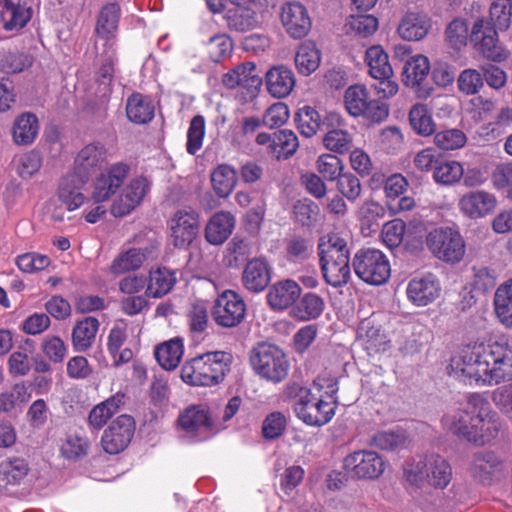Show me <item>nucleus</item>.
I'll return each instance as SVG.
<instances>
[{
	"label": "nucleus",
	"mask_w": 512,
	"mask_h": 512,
	"mask_svg": "<svg viewBox=\"0 0 512 512\" xmlns=\"http://www.w3.org/2000/svg\"><path fill=\"white\" fill-rule=\"evenodd\" d=\"M183 352V340L177 337L157 346L155 357L164 369L173 370L179 365Z\"/></svg>",
	"instance_id": "a19ab883"
},
{
	"label": "nucleus",
	"mask_w": 512,
	"mask_h": 512,
	"mask_svg": "<svg viewBox=\"0 0 512 512\" xmlns=\"http://www.w3.org/2000/svg\"><path fill=\"white\" fill-rule=\"evenodd\" d=\"M470 39L486 59L501 62L508 58L509 51L498 41L497 30L485 19L474 23Z\"/></svg>",
	"instance_id": "4468645a"
},
{
	"label": "nucleus",
	"mask_w": 512,
	"mask_h": 512,
	"mask_svg": "<svg viewBox=\"0 0 512 512\" xmlns=\"http://www.w3.org/2000/svg\"><path fill=\"white\" fill-rule=\"evenodd\" d=\"M492 182L496 189H506L507 197L512 200V163L498 165L492 173Z\"/></svg>",
	"instance_id": "774afa93"
},
{
	"label": "nucleus",
	"mask_w": 512,
	"mask_h": 512,
	"mask_svg": "<svg viewBox=\"0 0 512 512\" xmlns=\"http://www.w3.org/2000/svg\"><path fill=\"white\" fill-rule=\"evenodd\" d=\"M512 0H492L490 6L491 25L495 30H507L511 23Z\"/></svg>",
	"instance_id": "6e6d98bb"
},
{
	"label": "nucleus",
	"mask_w": 512,
	"mask_h": 512,
	"mask_svg": "<svg viewBox=\"0 0 512 512\" xmlns=\"http://www.w3.org/2000/svg\"><path fill=\"white\" fill-rule=\"evenodd\" d=\"M281 22L286 32L295 39L303 38L311 28V20L306 8L297 2L282 7Z\"/></svg>",
	"instance_id": "4be33fe9"
},
{
	"label": "nucleus",
	"mask_w": 512,
	"mask_h": 512,
	"mask_svg": "<svg viewBox=\"0 0 512 512\" xmlns=\"http://www.w3.org/2000/svg\"><path fill=\"white\" fill-rule=\"evenodd\" d=\"M231 355L224 351L198 355L182 366V380L193 386H213L223 381L229 371Z\"/></svg>",
	"instance_id": "20e7f679"
},
{
	"label": "nucleus",
	"mask_w": 512,
	"mask_h": 512,
	"mask_svg": "<svg viewBox=\"0 0 512 512\" xmlns=\"http://www.w3.org/2000/svg\"><path fill=\"white\" fill-rule=\"evenodd\" d=\"M497 273L495 270L480 265L473 267L472 285L475 290L483 293L490 291L496 285Z\"/></svg>",
	"instance_id": "e2e57ef3"
},
{
	"label": "nucleus",
	"mask_w": 512,
	"mask_h": 512,
	"mask_svg": "<svg viewBox=\"0 0 512 512\" xmlns=\"http://www.w3.org/2000/svg\"><path fill=\"white\" fill-rule=\"evenodd\" d=\"M199 215L192 209H180L170 220L173 245L178 248L188 247L199 233Z\"/></svg>",
	"instance_id": "6ab92c4d"
},
{
	"label": "nucleus",
	"mask_w": 512,
	"mask_h": 512,
	"mask_svg": "<svg viewBox=\"0 0 512 512\" xmlns=\"http://www.w3.org/2000/svg\"><path fill=\"white\" fill-rule=\"evenodd\" d=\"M120 12V6L117 3H109L102 8L96 25V32L99 36L108 38L116 32Z\"/></svg>",
	"instance_id": "09e8293b"
},
{
	"label": "nucleus",
	"mask_w": 512,
	"mask_h": 512,
	"mask_svg": "<svg viewBox=\"0 0 512 512\" xmlns=\"http://www.w3.org/2000/svg\"><path fill=\"white\" fill-rule=\"evenodd\" d=\"M317 250L319 258H350L347 239L338 233H330L320 238Z\"/></svg>",
	"instance_id": "79ce46f5"
},
{
	"label": "nucleus",
	"mask_w": 512,
	"mask_h": 512,
	"mask_svg": "<svg viewBox=\"0 0 512 512\" xmlns=\"http://www.w3.org/2000/svg\"><path fill=\"white\" fill-rule=\"evenodd\" d=\"M270 280V268L266 260L255 258L247 263L243 272V284L249 291H263Z\"/></svg>",
	"instance_id": "7c9ffc66"
},
{
	"label": "nucleus",
	"mask_w": 512,
	"mask_h": 512,
	"mask_svg": "<svg viewBox=\"0 0 512 512\" xmlns=\"http://www.w3.org/2000/svg\"><path fill=\"white\" fill-rule=\"evenodd\" d=\"M0 65L5 73H20L32 65V58L25 53L8 52L2 56Z\"/></svg>",
	"instance_id": "0e129e2a"
},
{
	"label": "nucleus",
	"mask_w": 512,
	"mask_h": 512,
	"mask_svg": "<svg viewBox=\"0 0 512 512\" xmlns=\"http://www.w3.org/2000/svg\"><path fill=\"white\" fill-rule=\"evenodd\" d=\"M453 469L449 461L440 454L430 453L408 459L403 464V479L406 489L413 495L424 488L444 490L451 483Z\"/></svg>",
	"instance_id": "7ed1b4c3"
},
{
	"label": "nucleus",
	"mask_w": 512,
	"mask_h": 512,
	"mask_svg": "<svg viewBox=\"0 0 512 512\" xmlns=\"http://www.w3.org/2000/svg\"><path fill=\"white\" fill-rule=\"evenodd\" d=\"M440 290V284L436 277L428 274L421 278L412 279L409 282L407 296L413 304L426 306L439 297Z\"/></svg>",
	"instance_id": "b1692460"
},
{
	"label": "nucleus",
	"mask_w": 512,
	"mask_h": 512,
	"mask_svg": "<svg viewBox=\"0 0 512 512\" xmlns=\"http://www.w3.org/2000/svg\"><path fill=\"white\" fill-rule=\"evenodd\" d=\"M0 18L6 30L20 29L31 18V9L25 5L14 4L11 0H1Z\"/></svg>",
	"instance_id": "72a5a7b5"
},
{
	"label": "nucleus",
	"mask_w": 512,
	"mask_h": 512,
	"mask_svg": "<svg viewBox=\"0 0 512 512\" xmlns=\"http://www.w3.org/2000/svg\"><path fill=\"white\" fill-rule=\"evenodd\" d=\"M460 211L469 218L477 219L492 213L497 206L494 194L475 190L464 194L459 200Z\"/></svg>",
	"instance_id": "412c9836"
},
{
	"label": "nucleus",
	"mask_w": 512,
	"mask_h": 512,
	"mask_svg": "<svg viewBox=\"0 0 512 512\" xmlns=\"http://www.w3.org/2000/svg\"><path fill=\"white\" fill-rule=\"evenodd\" d=\"M463 177V166L455 160L440 159L433 172V180L440 185L450 186Z\"/></svg>",
	"instance_id": "de8ad7c7"
},
{
	"label": "nucleus",
	"mask_w": 512,
	"mask_h": 512,
	"mask_svg": "<svg viewBox=\"0 0 512 512\" xmlns=\"http://www.w3.org/2000/svg\"><path fill=\"white\" fill-rule=\"evenodd\" d=\"M50 263L48 256L38 253H25L16 258L18 268L25 273L44 270Z\"/></svg>",
	"instance_id": "69168bd1"
},
{
	"label": "nucleus",
	"mask_w": 512,
	"mask_h": 512,
	"mask_svg": "<svg viewBox=\"0 0 512 512\" xmlns=\"http://www.w3.org/2000/svg\"><path fill=\"white\" fill-rule=\"evenodd\" d=\"M352 266L355 274L370 285H382L390 278V262L379 249L369 247L358 250L352 259Z\"/></svg>",
	"instance_id": "1a4fd4ad"
},
{
	"label": "nucleus",
	"mask_w": 512,
	"mask_h": 512,
	"mask_svg": "<svg viewBox=\"0 0 512 512\" xmlns=\"http://www.w3.org/2000/svg\"><path fill=\"white\" fill-rule=\"evenodd\" d=\"M429 250L438 259L458 263L465 255V243L458 230L450 227L435 228L426 236Z\"/></svg>",
	"instance_id": "9d476101"
},
{
	"label": "nucleus",
	"mask_w": 512,
	"mask_h": 512,
	"mask_svg": "<svg viewBox=\"0 0 512 512\" xmlns=\"http://www.w3.org/2000/svg\"><path fill=\"white\" fill-rule=\"evenodd\" d=\"M235 227V218L230 212L215 213L205 228V238L213 245L224 243L232 234Z\"/></svg>",
	"instance_id": "c85d7f7f"
},
{
	"label": "nucleus",
	"mask_w": 512,
	"mask_h": 512,
	"mask_svg": "<svg viewBox=\"0 0 512 512\" xmlns=\"http://www.w3.org/2000/svg\"><path fill=\"white\" fill-rule=\"evenodd\" d=\"M467 141L466 135L460 129L443 130L435 134L434 143L442 150H455L463 147Z\"/></svg>",
	"instance_id": "052dcab7"
},
{
	"label": "nucleus",
	"mask_w": 512,
	"mask_h": 512,
	"mask_svg": "<svg viewBox=\"0 0 512 512\" xmlns=\"http://www.w3.org/2000/svg\"><path fill=\"white\" fill-rule=\"evenodd\" d=\"M325 303L316 293L305 294L294 307V314L303 321L318 318L324 311Z\"/></svg>",
	"instance_id": "49530a36"
},
{
	"label": "nucleus",
	"mask_w": 512,
	"mask_h": 512,
	"mask_svg": "<svg viewBox=\"0 0 512 512\" xmlns=\"http://www.w3.org/2000/svg\"><path fill=\"white\" fill-rule=\"evenodd\" d=\"M319 213L318 205L308 198L298 200L293 206V214L302 225H310Z\"/></svg>",
	"instance_id": "338daca9"
},
{
	"label": "nucleus",
	"mask_w": 512,
	"mask_h": 512,
	"mask_svg": "<svg viewBox=\"0 0 512 512\" xmlns=\"http://www.w3.org/2000/svg\"><path fill=\"white\" fill-rule=\"evenodd\" d=\"M469 405L474 413L473 422L469 426L468 441L483 446L496 439L503 428V420L491 408L490 403L480 394L469 396Z\"/></svg>",
	"instance_id": "423d86ee"
},
{
	"label": "nucleus",
	"mask_w": 512,
	"mask_h": 512,
	"mask_svg": "<svg viewBox=\"0 0 512 512\" xmlns=\"http://www.w3.org/2000/svg\"><path fill=\"white\" fill-rule=\"evenodd\" d=\"M409 122L412 129L421 136H430L436 130L431 111L425 104L417 103L411 107Z\"/></svg>",
	"instance_id": "37998d69"
},
{
	"label": "nucleus",
	"mask_w": 512,
	"mask_h": 512,
	"mask_svg": "<svg viewBox=\"0 0 512 512\" xmlns=\"http://www.w3.org/2000/svg\"><path fill=\"white\" fill-rule=\"evenodd\" d=\"M301 288L294 280H283L271 286L267 301L273 310H285L300 296Z\"/></svg>",
	"instance_id": "a878e982"
},
{
	"label": "nucleus",
	"mask_w": 512,
	"mask_h": 512,
	"mask_svg": "<svg viewBox=\"0 0 512 512\" xmlns=\"http://www.w3.org/2000/svg\"><path fill=\"white\" fill-rule=\"evenodd\" d=\"M494 309L499 321L505 327L512 328V278L496 289Z\"/></svg>",
	"instance_id": "58836bf2"
},
{
	"label": "nucleus",
	"mask_w": 512,
	"mask_h": 512,
	"mask_svg": "<svg viewBox=\"0 0 512 512\" xmlns=\"http://www.w3.org/2000/svg\"><path fill=\"white\" fill-rule=\"evenodd\" d=\"M251 365L262 379L273 384L281 383L288 376L290 363L278 346L261 343L253 349Z\"/></svg>",
	"instance_id": "0eeeda50"
},
{
	"label": "nucleus",
	"mask_w": 512,
	"mask_h": 512,
	"mask_svg": "<svg viewBox=\"0 0 512 512\" xmlns=\"http://www.w3.org/2000/svg\"><path fill=\"white\" fill-rule=\"evenodd\" d=\"M108 150L101 142H91L85 145L77 154L74 161V174L64 177L59 185L58 196L69 211H73L85 202V196L80 192L91 174L99 170L107 161Z\"/></svg>",
	"instance_id": "f03ea898"
},
{
	"label": "nucleus",
	"mask_w": 512,
	"mask_h": 512,
	"mask_svg": "<svg viewBox=\"0 0 512 512\" xmlns=\"http://www.w3.org/2000/svg\"><path fill=\"white\" fill-rule=\"evenodd\" d=\"M126 114L130 121L136 124H145L154 117V105L148 97L133 93L127 99Z\"/></svg>",
	"instance_id": "4c0bfd02"
},
{
	"label": "nucleus",
	"mask_w": 512,
	"mask_h": 512,
	"mask_svg": "<svg viewBox=\"0 0 512 512\" xmlns=\"http://www.w3.org/2000/svg\"><path fill=\"white\" fill-rule=\"evenodd\" d=\"M431 28L430 18L417 12L406 13L398 26L399 36L407 41H419L423 39Z\"/></svg>",
	"instance_id": "c756f323"
},
{
	"label": "nucleus",
	"mask_w": 512,
	"mask_h": 512,
	"mask_svg": "<svg viewBox=\"0 0 512 512\" xmlns=\"http://www.w3.org/2000/svg\"><path fill=\"white\" fill-rule=\"evenodd\" d=\"M406 224L400 219L391 220L383 225L381 237L383 243L389 248L394 249L400 246L405 234Z\"/></svg>",
	"instance_id": "bf43d9fd"
},
{
	"label": "nucleus",
	"mask_w": 512,
	"mask_h": 512,
	"mask_svg": "<svg viewBox=\"0 0 512 512\" xmlns=\"http://www.w3.org/2000/svg\"><path fill=\"white\" fill-rule=\"evenodd\" d=\"M295 82L293 71L284 65L274 66L266 73L267 90L275 98L288 96L292 92Z\"/></svg>",
	"instance_id": "cd10ccee"
},
{
	"label": "nucleus",
	"mask_w": 512,
	"mask_h": 512,
	"mask_svg": "<svg viewBox=\"0 0 512 512\" xmlns=\"http://www.w3.org/2000/svg\"><path fill=\"white\" fill-rule=\"evenodd\" d=\"M468 472L476 482L491 486L506 477L507 466L496 452L480 451L472 456Z\"/></svg>",
	"instance_id": "f8f14e48"
},
{
	"label": "nucleus",
	"mask_w": 512,
	"mask_h": 512,
	"mask_svg": "<svg viewBox=\"0 0 512 512\" xmlns=\"http://www.w3.org/2000/svg\"><path fill=\"white\" fill-rule=\"evenodd\" d=\"M429 72L430 63L428 58L421 54L413 56L404 65V84L411 88H417L418 97L426 98L430 95L431 89H424L421 86L429 75Z\"/></svg>",
	"instance_id": "5701e85b"
},
{
	"label": "nucleus",
	"mask_w": 512,
	"mask_h": 512,
	"mask_svg": "<svg viewBox=\"0 0 512 512\" xmlns=\"http://www.w3.org/2000/svg\"><path fill=\"white\" fill-rule=\"evenodd\" d=\"M344 103L350 115L363 116L372 122H381L389 114L388 106L380 100L370 99L362 84L352 85L345 91Z\"/></svg>",
	"instance_id": "9b49d317"
},
{
	"label": "nucleus",
	"mask_w": 512,
	"mask_h": 512,
	"mask_svg": "<svg viewBox=\"0 0 512 512\" xmlns=\"http://www.w3.org/2000/svg\"><path fill=\"white\" fill-rule=\"evenodd\" d=\"M320 64V52L312 42L302 43L295 55V65L303 75H310Z\"/></svg>",
	"instance_id": "a18cd8bd"
},
{
	"label": "nucleus",
	"mask_w": 512,
	"mask_h": 512,
	"mask_svg": "<svg viewBox=\"0 0 512 512\" xmlns=\"http://www.w3.org/2000/svg\"><path fill=\"white\" fill-rule=\"evenodd\" d=\"M295 121L300 133L305 137L315 135L318 130L323 131L319 113L310 106L301 108L295 116Z\"/></svg>",
	"instance_id": "3c124183"
},
{
	"label": "nucleus",
	"mask_w": 512,
	"mask_h": 512,
	"mask_svg": "<svg viewBox=\"0 0 512 512\" xmlns=\"http://www.w3.org/2000/svg\"><path fill=\"white\" fill-rule=\"evenodd\" d=\"M225 18L228 27L238 32L250 30L257 23L254 11L244 6L229 9Z\"/></svg>",
	"instance_id": "8fccbe9b"
},
{
	"label": "nucleus",
	"mask_w": 512,
	"mask_h": 512,
	"mask_svg": "<svg viewBox=\"0 0 512 512\" xmlns=\"http://www.w3.org/2000/svg\"><path fill=\"white\" fill-rule=\"evenodd\" d=\"M130 165L126 162L112 164L106 171L99 174L94 182L92 199L102 203L111 198L124 183L130 173Z\"/></svg>",
	"instance_id": "a211bd4d"
},
{
	"label": "nucleus",
	"mask_w": 512,
	"mask_h": 512,
	"mask_svg": "<svg viewBox=\"0 0 512 512\" xmlns=\"http://www.w3.org/2000/svg\"><path fill=\"white\" fill-rule=\"evenodd\" d=\"M474 413L469 405V398L467 404L463 409H457L448 412L442 418V423L445 429L457 436L459 439L468 441V433L470 432L469 426L473 422Z\"/></svg>",
	"instance_id": "2f4dec72"
},
{
	"label": "nucleus",
	"mask_w": 512,
	"mask_h": 512,
	"mask_svg": "<svg viewBox=\"0 0 512 512\" xmlns=\"http://www.w3.org/2000/svg\"><path fill=\"white\" fill-rule=\"evenodd\" d=\"M145 259L146 255L140 249H129L113 261L110 271L114 274H123L136 270L141 267Z\"/></svg>",
	"instance_id": "603ef678"
},
{
	"label": "nucleus",
	"mask_w": 512,
	"mask_h": 512,
	"mask_svg": "<svg viewBox=\"0 0 512 512\" xmlns=\"http://www.w3.org/2000/svg\"><path fill=\"white\" fill-rule=\"evenodd\" d=\"M211 183L215 193L221 198H226L236 187L237 172L228 164H220L211 173Z\"/></svg>",
	"instance_id": "ea45409f"
},
{
	"label": "nucleus",
	"mask_w": 512,
	"mask_h": 512,
	"mask_svg": "<svg viewBox=\"0 0 512 512\" xmlns=\"http://www.w3.org/2000/svg\"><path fill=\"white\" fill-rule=\"evenodd\" d=\"M136 429L134 418L121 414L110 422L101 437V446L108 454H118L131 442Z\"/></svg>",
	"instance_id": "2eb2a0df"
},
{
	"label": "nucleus",
	"mask_w": 512,
	"mask_h": 512,
	"mask_svg": "<svg viewBox=\"0 0 512 512\" xmlns=\"http://www.w3.org/2000/svg\"><path fill=\"white\" fill-rule=\"evenodd\" d=\"M126 401V394L118 391L106 400L95 405L88 415L89 425L95 430L102 429L107 422L125 406Z\"/></svg>",
	"instance_id": "393cba45"
},
{
	"label": "nucleus",
	"mask_w": 512,
	"mask_h": 512,
	"mask_svg": "<svg viewBox=\"0 0 512 512\" xmlns=\"http://www.w3.org/2000/svg\"><path fill=\"white\" fill-rule=\"evenodd\" d=\"M344 119L337 112H329L322 121L324 147L337 154H345L353 146V137L345 128Z\"/></svg>",
	"instance_id": "f3484780"
},
{
	"label": "nucleus",
	"mask_w": 512,
	"mask_h": 512,
	"mask_svg": "<svg viewBox=\"0 0 512 512\" xmlns=\"http://www.w3.org/2000/svg\"><path fill=\"white\" fill-rule=\"evenodd\" d=\"M325 282L338 288L346 285L351 277L350 258H319Z\"/></svg>",
	"instance_id": "bb28decb"
},
{
	"label": "nucleus",
	"mask_w": 512,
	"mask_h": 512,
	"mask_svg": "<svg viewBox=\"0 0 512 512\" xmlns=\"http://www.w3.org/2000/svg\"><path fill=\"white\" fill-rule=\"evenodd\" d=\"M175 427L183 437L193 442L207 440L217 431L209 408L203 404H191L181 410Z\"/></svg>",
	"instance_id": "6e6552de"
},
{
	"label": "nucleus",
	"mask_w": 512,
	"mask_h": 512,
	"mask_svg": "<svg viewBox=\"0 0 512 512\" xmlns=\"http://www.w3.org/2000/svg\"><path fill=\"white\" fill-rule=\"evenodd\" d=\"M365 62L368 73L373 78H386L393 75L388 54L380 45H373L366 50Z\"/></svg>",
	"instance_id": "e433bc0d"
},
{
	"label": "nucleus",
	"mask_w": 512,
	"mask_h": 512,
	"mask_svg": "<svg viewBox=\"0 0 512 512\" xmlns=\"http://www.w3.org/2000/svg\"><path fill=\"white\" fill-rule=\"evenodd\" d=\"M318 173L328 181H335L343 173V162L333 154H322L316 161Z\"/></svg>",
	"instance_id": "4d7b16f0"
},
{
	"label": "nucleus",
	"mask_w": 512,
	"mask_h": 512,
	"mask_svg": "<svg viewBox=\"0 0 512 512\" xmlns=\"http://www.w3.org/2000/svg\"><path fill=\"white\" fill-rule=\"evenodd\" d=\"M325 395L317 397L309 389L300 387L298 401L294 410L299 419L311 426H322L328 423L335 414L337 385L332 380L327 384Z\"/></svg>",
	"instance_id": "39448f33"
},
{
	"label": "nucleus",
	"mask_w": 512,
	"mask_h": 512,
	"mask_svg": "<svg viewBox=\"0 0 512 512\" xmlns=\"http://www.w3.org/2000/svg\"><path fill=\"white\" fill-rule=\"evenodd\" d=\"M447 370L457 378L488 385L512 380V338L505 344L469 343L453 354Z\"/></svg>",
	"instance_id": "f257e3e1"
},
{
	"label": "nucleus",
	"mask_w": 512,
	"mask_h": 512,
	"mask_svg": "<svg viewBox=\"0 0 512 512\" xmlns=\"http://www.w3.org/2000/svg\"><path fill=\"white\" fill-rule=\"evenodd\" d=\"M39 123L37 117L32 113L19 115L12 128L13 141L17 145H29L37 137Z\"/></svg>",
	"instance_id": "c9c22d12"
},
{
	"label": "nucleus",
	"mask_w": 512,
	"mask_h": 512,
	"mask_svg": "<svg viewBox=\"0 0 512 512\" xmlns=\"http://www.w3.org/2000/svg\"><path fill=\"white\" fill-rule=\"evenodd\" d=\"M335 181L338 194L345 197L348 202L355 203L361 197L362 184L355 174L343 172Z\"/></svg>",
	"instance_id": "864d4df0"
},
{
	"label": "nucleus",
	"mask_w": 512,
	"mask_h": 512,
	"mask_svg": "<svg viewBox=\"0 0 512 512\" xmlns=\"http://www.w3.org/2000/svg\"><path fill=\"white\" fill-rule=\"evenodd\" d=\"M468 24L465 20L456 18L446 28V40L455 49H460L467 44Z\"/></svg>",
	"instance_id": "680f3d73"
},
{
	"label": "nucleus",
	"mask_w": 512,
	"mask_h": 512,
	"mask_svg": "<svg viewBox=\"0 0 512 512\" xmlns=\"http://www.w3.org/2000/svg\"><path fill=\"white\" fill-rule=\"evenodd\" d=\"M28 471V463L22 458L3 461L0 464V484L17 485L25 478Z\"/></svg>",
	"instance_id": "c03bdc74"
},
{
	"label": "nucleus",
	"mask_w": 512,
	"mask_h": 512,
	"mask_svg": "<svg viewBox=\"0 0 512 512\" xmlns=\"http://www.w3.org/2000/svg\"><path fill=\"white\" fill-rule=\"evenodd\" d=\"M344 467L353 478L373 480L383 474L385 462L375 451L359 450L345 457Z\"/></svg>",
	"instance_id": "dca6fc26"
},
{
	"label": "nucleus",
	"mask_w": 512,
	"mask_h": 512,
	"mask_svg": "<svg viewBox=\"0 0 512 512\" xmlns=\"http://www.w3.org/2000/svg\"><path fill=\"white\" fill-rule=\"evenodd\" d=\"M255 141L258 145L266 146V152L278 160L293 156L299 146L296 134L288 129L279 130L272 134L259 133Z\"/></svg>",
	"instance_id": "aec40b11"
},
{
	"label": "nucleus",
	"mask_w": 512,
	"mask_h": 512,
	"mask_svg": "<svg viewBox=\"0 0 512 512\" xmlns=\"http://www.w3.org/2000/svg\"><path fill=\"white\" fill-rule=\"evenodd\" d=\"M205 135V119L202 115H196L190 121L187 131L186 150L189 154L195 155L203 144Z\"/></svg>",
	"instance_id": "13d9d810"
},
{
	"label": "nucleus",
	"mask_w": 512,
	"mask_h": 512,
	"mask_svg": "<svg viewBox=\"0 0 512 512\" xmlns=\"http://www.w3.org/2000/svg\"><path fill=\"white\" fill-rule=\"evenodd\" d=\"M176 281V274L173 270L166 267L151 269L146 294L153 298H160L171 291Z\"/></svg>",
	"instance_id": "f704fd0d"
},
{
	"label": "nucleus",
	"mask_w": 512,
	"mask_h": 512,
	"mask_svg": "<svg viewBox=\"0 0 512 512\" xmlns=\"http://www.w3.org/2000/svg\"><path fill=\"white\" fill-rule=\"evenodd\" d=\"M348 33L366 38L373 35L378 29V19L373 15H352L346 25Z\"/></svg>",
	"instance_id": "5fc2aeb1"
},
{
	"label": "nucleus",
	"mask_w": 512,
	"mask_h": 512,
	"mask_svg": "<svg viewBox=\"0 0 512 512\" xmlns=\"http://www.w3.org/2000/svg\"><path fill=\"white\" fill-rule=\"evenodd\" d=\"M99 329V321L94 317H85L78 321L72 330V345L75 351L84 352L94 343Z\"/></svg>",
	"instance_id": "473e14b6"
},
{
	"label": "nucleus",
	"mask_w": 512,
	"mask_h": 512,
	"mask_svg": "<svg viewBox=\"0 0 512 512\" xmlns=\"http://www.w3.org/2000/svg\"><path fill=\"white\" fill-rule=\"evenodd\" d=\"M246 315L244 300L234 291L225 290L214 301L211 316L214 322L224 328L241 324Z\"/></svg>",
	"instance_id": "ddd939ff"
}]
</instances>
